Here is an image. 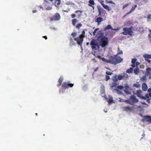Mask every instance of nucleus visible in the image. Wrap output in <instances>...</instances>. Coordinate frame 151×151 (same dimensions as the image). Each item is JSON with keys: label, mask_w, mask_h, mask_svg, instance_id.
Returning <instances> with one entry per match:
<instances>
[{"label": "nucleus", "mask_w": 151, "mask_h": 151, "mask_svg": "<svg viewBox=\"0 0 151 151\" xmlns=\"http://www.w3.org/2000/svg\"><path fill=\"white\" fill-rule=\"evenodd\" d=\"M129 5V4L127 3L125 4H124L122 7L123 9H124V8L127 7V6H128Z\"/></svg>", "instance_id": "obj_52"}, {"label": "nucleus", "mask_w": 151, "mask_h": 151, "mask_svg": "<svg viewBox=\"0 0 151 151\" xmlns=\"http://www.w3.org/2000/svg\"><path fill=\"white\" fill-rule=\"evenodd\" d=\"M124 101L125 102L127 103V104H131L130 99L129 100H124Z\"/></svg>", "instance_id": "obj_46"}, {"label": "nucleus", "mask_w": 151, "mask_h": 151, "mask_svg": "<svg viewBox=\"0 0 151 151\" xmlns=\"http://www.w3.org/2000/svg\"><path fill=\"white\" fill-rule=\"evenodd\" d=\"M95 3L93 0H90L88 1V5L91 6V5H94Z\"/></svg>", "instance_id": "obj_25"}, {"label": "nucleus", "mask_w": 151, "mask_h": 151, "mask_svg": "<svg viewBox=\"0 0 151 151\" xmlns=\"http://www.w3.org/2000/svg\"><path fill=\"white\" fill-rule=\"evenodd\" d=\"M114 90L116 91L118 94H122V92L117 89H114Z\"/></svg>", "instance_id": "obj_36"}, {"label": "nucleus", "mask_w": 151, "mask_h": 151, "mask_svg": "<svg viewBox=\"0 0 151 151\" xmlns=\"http://www.w3.org/2000/svg\"><path fill=\"white\" fill-rule=\"evenodd\" d=\"M63 80V77H60L58 79V82L59 84L58 85V86L59 87L62 85V83Z\"/></svg>", "instance_id": "obj_21"}, {"label": "nucleus", "mask_w": 151, "mask_h": 151, "mask_svg": "<svg viewBox=\"0 0 151 151\" xmlns=\"http://www.w3.org/2000/svg\"><path fill=\"white\" fill-rule=\"evenodd\" d=\"M134 73L137 75L139 73V69L137 68H136L134 70Z\"/></svg>", "instance_id": "obj_32"}, {"label": "nucleus", "mask_w": 151, "mask_h": 151, "mask_svg": "<svg viewBox=\"0 0 151 151\" xmlns=\"http://www.w3.org/2000/svg\"><path fill=\"white\" fill-rule=\"evenodd\" d=\"M103 21V18L100 17H98L95 20V22H97L98 23V25H99L101 22Z\"/></svg>", "instance_id": "obj_18"}, {"label": "nucleus", "mask_w": 151, "mask_h": 151, "mask_svg": "<svg viewBox=\"0 0 151 151\" xmlns=\"http://www.w3.org/2000/svg\"><path fill=\"white\" fill-rule=\"evenodd\" d=\"M106 3L107 4L109 3V4H115V3H114L112 1V0H110V1H108V0H106Z\"/></svg>", "instance_id": "obj_39"}, {"label": "nucleus", "mask_w": 151, "mask_h": 151, "mask_svg": "<svg viewBox=\"0 0 151 151\" xmlns=\"http://www.w3.org/2000/svg\"><path fill=\"white\" fill-rule=\"evenodd\" d=\"M117 77V75H115L113 77V78L112 79V80L115 82H117L118 80Z\"/></svg>", "instance_id": "obj_28"}, {"label": "nucleus", "mask_w": 151, "mask_h": 151, "mask_svg": "<svg viewBox=\"0 0 151 151\" xmlns=\"http://www.w3.org/2000/svg\"><path fill=\"white\" fill-rule=\"evenodd\" d=\"M93 5H91V6L92 8L93 9H94V6Z\"/></svg>", "instance_id": "obj_62"}, {"label": "nucleus", "mask_w": 151, "mask_h": 151, "mask_svg": "<svg viewBox=\"0 0 151 151\" xmlns=\"http://www.w3.org/2000/svg\"><path fill=\"white\" fill-rule=\"evenodd\" d=\"M85 32L84 30H83L82 31V34L80 35V36H81L82 37H84L85 36Z\"/></svg>", "instance_id": "obj_40"}, {"label": "nucleus", "mask_w": 151, "mask_h": 151, "mask_svg": "<svg viewBox=\"0 0 151 151\" xmlns=\"http://www.w3.org/2000/svg\"><path fill=\"white\" fill-rule=\"evenodd\" d=\"M136 63L137 65H139V63L138 62H136Z\"/></svg>", "instance_id": "obj_63"}, {"label": "nucleus", "mask_w": 151, "mask_h": 151, "mask_svg": "<svg viewBox=\"0 0 151 151\" xmlns=\"http://www.w3.org/2000/svg\"><path fill=\"white\" fill-rule=\"evenodd\" d=\"M132 28L133 27H131L129 28H124L123 30L124 31L122 33V34L124 35H128L130 36H132V33L133 32L132 30Z\"/></svg>", "instance_id": "obj_4"}, {"label": "nucleus", "mask_w": 151, "mask_h": 151, "mask_svg": "<svg viewBox=\"0 0 151 151\" xmlns=\"http://www.w3.org/2000/svg\"><path fill=\"white\" fill-rule=\"evenodd\" d=\"M148 92H151V88H149L148 89Z\"/></svg>", "instance_id": "obj_57"}, {"label": "nucleus", "mask_w": 151, "mask_h": 151, "mask_svg": "<svg viewBox=\"0 0 151 151\" xmlns=\"http://www.w3.org/2000/svg\"><path fill=\"white\" fill-rule=\"evenodd\" d=\"M73 37L74 38L77 35V33L75 32H73L71 34Z\"/></svg>", "instance_id": "obj_43"}, {"label": "nucleus", "mask_w": 151, "mask_h": 151, "mask_svg": "<svg viewBox=\"0 0 151 151\" xmlns=\"http://www.w3.org/2000/svg\"><path fill=\"white\" fill-rule=\"evenodd\" d=\"M113 99L112 98H111L109 99L108 102L109 103H110L113 102Z\"/></svg>", "instance_id": "obj_49"}, {"label": "nucleus", "mask_w": 151, "mask_h": 151, "mask_svg": "<svg viewBox=\"0 0 151 151\" xmlns=\"http://www.w3.org/2000/svg\"><path fill=\"white\" fill-rule=\"evenodd\" d=\"M146 76H143L141 78L140 80L143 81H144L146 80Z\"/></svg>", "instance_id": "obj_38"}, {"label": "nucleus", "mask_w": 151, "mask_h": 151, "mask_svg": "<svg viewBox=\"0 0 151 151\" xmlns=\"http://www.w3.org/2000/svg\"><path fill=\"white\" fill-rule=\"evenodd\" d=\"M118 80H121L123 78V76L121 75H119L117 77Z\"/></svg>", "instance_id": "obj_41"}, {"label": "nucleus", "mask_w": 151, "mask_h": 151, "mask_svg": "<svg viewBox=\"0 0 151 151\" xmlns=\"http://www.w3.org/2000/svg\"><path fill=\"white\" fill-rule=\"evenodd\" d=\"M106 73L108 75H111L112 74V73L110 71H107L106 72Z\"/></svg>", "instance_id": "obj_50"}, {"label": "nucleus", "mask_w": 151, "mask_h": 151, "mask_svg": "<svg viewBox=\"0 0 151 151\" xmlns=\"http://www.w3.org/2000/svg\"><path fill=\"white\" fill-rule=\"evenodd\" d=\"M137 4L134 5L132 7L130 11L129 12H128L124 16V17H126L127 15L130 14V13H131L132 11H133L137 7Z\"/></svg>", "instance_id": "obj_17"}, {"label": "nucleus", "mask_w": 151, "mask_h": 151, "mask_svg": "<svg viewBox=\"0 0 151 151\" xmlns=\"http://www.w3.org/2000/svg\"><path fill=\"white\" fill-rule=\"evenodd\" d=\"M99 29V28H96L95 29L94 31L93 32V35H96V31L98 30Z\"/></svg>", "instance_id": "obj_48"}, {"label": "nucleus", "mask_w": 151, "mask_h": 151, "mask_svg": "<svg viewBox=\"0 0 151 151\" xmlns=\"http://www.w3.org/2000/svg\"><path fill=\"white\" fill-rule=\"evenodd\" d=\"M99 2H100L103 7L108 11L111 10V9L107 5H105L104 4V1L103 0H98Z\"/></svg>", "instance_id": "obj_9"}, {"label": "nucleus", "mask_w": 151, "mask_h": 151, "mask_svg": "<svg viewBox=\"0 0 151 151\" xmlns=\"http://www.w3.org/2000/svg\"><path fill=\"white\" fill-rule=\"evenodd\" d=\"M147 18L148 20H151V15H148L147 17Z\"/></svg>", "instance_id": "obj_51"}, {"label": "nucleus", "mask_w": 151, "mask_h": 151, "mask_svg": "<svg viewBox=\"0 0 151 151\" xmlns=\"http://www.w3.org/2000/svg\"><path fill=\"white\" fill-rule=\"evenodd\" d=\"M99 69V67H97L94 70V72H96V71H97L98 69Z\"/></svg>", "instance_id": "obj_55"}, {"label": "nucleus", "mask_w": 151, "mask_h": 151, "mask_svg": "<svg viewBox=\"0 0 151 151\" xmlns=\"http://www.w3.org/2000/svg\"><path fill=\"white\" fill-rule=\"evenodd\" d=\"M91 47L93 50L95 51L99 49L100 46L94 39H92L90 42Z\"/></svg>", "instance_id": "obj_3"}, {"label": "nucleus", "mask_w": 151, "mask_h": 151, "mask_svg": "<svg viewBox=\"0 0 151 151\" xmlns=\"http://www.w3.org/2000/svg\"><path fill=\"white\" fill-rule=\"evenodd\" d=\"M147 60L148 63H150L151 62V61L149 59H147V60Z\"/></svg>", "instance_id": "obj_58"}, {"label": "nucleus", "mask_w": 151, "mask_h": 151, "mask_svg": "<svg viewBox=\"0 0 151 151\" xmlns=\"http://www.w3.org/2000/svg\"><path fill=\"white\" fill-rule=\"evenodd\" d=\"M98 9L99 11L98 16H101V14H104L105 12V10L100 6L98 7Z\"/></svg>", "instance_id": "obj_15"}, {"label": "nucleus", "mask_w": 151, "mask_h": 151, "mask_svg": "<svg viewBox=\"0 0 151 151\" xmlns=\"http://www.w3.org/2000/svg\"><path fill=\"white\" fill-rule=\"evenodd\" d=\"M82 26V25L81 23H79L77 24L76 25V28L78 29H79Z\"/></svg>", "instance_id": "obj_35"}, {"label": "nucleus", "mask_w": 151, "mask_h": 151, "mask_svg": "<svg viewBox=\"0 0 151 151\" xmlns=\"http://www.w3.org/2000/svg\"><path fill=\"white\" fill-rule=\"evenodd\" d=\"M125 89L124 91L126 94L127 95L129 94H131V93L129 91L130 89V87L128 85H125L124 86Z\"/></svg>", "instance_id": "obj_12"}, {"label": "nucleus", "mask_w": 151, "mask_h": 151, "mask_svg": "<svg viewBox=\"0 0 151 151\" xmlns=\"http://www.w3.org/2000/svg\"><path fill=\"white\" fill-rule=\"evenodd\" d=\"M145 99H144L145 100L146 99H148L149 98V96L148 94V93H146L145 94Z\"/></svg>", "instance_id": "obj_45"}, {"label": "nucleus", "mask_w": 151, "mask_h": 151, "mask_svg": "<svg viewBox=\"0 0 151 151\" xmlns=\"http://www.w3.org/2000/svg\"><path fill=\"white\" fill-rule=\"evenodd\" d=\"M148 95H149V96H150V97H151V93H149Z\"/></svg>", "instance_id": "obj_64"}, {"label": "nucleus", "mask_w": 151, "mask_h": 151, "mask_svg": "<svg viewBox=\"0 0 151 151\" xmlns=\"http://www.w3.org/2000/svg\"><path fill=\"white\" fill-rule=\"evenodd\" d=\"M52 8L51 7H48L46 8V9L47 10H50L52 9Z\"/></svg>", "instance_id": "obj_54"}, {"label": "nucleus", "mask_w": 151, "mask_h": 151, "mask_svg": "<svg viewBox=\"0 0 151 151\" xmlns=\"http://www.w3.org/2000/svg\"><path fill=\"white\" fill-rule=\"evenodd\" d=\"M78 22V20L76 19H73L72 20V23L73 26H75L76 23Z\"/></svg>", "instance_id": "obj_27"}, {"label": "nucleus", "mask_w": 151, "mask_h": 151, "mask_svg": "<svg viewBox=\"0 0 151 151\" xmlns=\"http://www.w3.org/2000/svg\"><path fill=\"white\" fill-rule=\"evenodd\" d=\"M135 108L134 106H125L123 108V109L126 111L130 112L134 110Z\"/></svg>", "instance_id": "obj_10"}, {"label": "nucleus", "mask_w": 151, "mask_h": 151, "mask_svg": "<svg viewBox=\"0 0 151 151\" xmlns=\"http://www.w3.org/2000/svg\"><path fill=\"white\" fill-rule=\"evenodd\" d=\"M148 30L150 33L148 34V37L149 40L151 41V29H149Z\"/></svg>", "instance_id": "obj_34"}, {"label": "nucleus", "mask_w": 151, "mask_h": 151, "mask_svg": "<svg viewBox=\"0 0 151 151\" xmlns=\"http://www.w3.org/2000/svg\"><path fill=\"white\" fill-rule=\"evenodd\" d=\"M70 45H75V43L71 37H70Z\"/></svg>", "instance_id": "obj_29"}, {"label": "nucleus", "mask_w": 151, "mask_h": 151, "mask_svg": "<svg viewBox=\"0 0 151 151\" xmlns=\"http://www.w3.org/2000/svg\"><path fill=\"white\" fill-rule=\"evenodd\" d=\"M133 86L136 88H139L140 87V84L138 82H137L136 83L133 84Z\"/></svg>", "instance_id": "obj_26"}, {"label": "nucleus", "mask_w": 151, "mask_h": 151, "mask_svg": "<svg viewBox=\"0 0 151 151\" xmlns=\"http://www.w3.org/2000/svg\"><path fill=\"white\" fill-rule=\"evenodd\" d=\"M117 88L119 89L122 90L124 88V87L123 86H119L117 87Z\"/></svg>", "instance_id": "obj_42"}, {"label": "nucleus", "mask_w": 151, "mask_h": 151, "mask_svg": "<svg viewBox=\"0 0 151 151\" xmlns=\"http://www.w3.org/2000/svg\"><path fill=\"white\" fill-rule=\"evenodd\" d=\"M145 76H149V78H151V68H148L146 69Z\"/></svg>", "instance_id": "obj_13"}, {"label": "nucleus", "mask_w": 151, "mask_h": 151, "mask_svg": "<svg viewBox=\"0 0 151 151\" xmlns=\"http://www.w3.org/2000/svg\"><path fill=\"white\" fill-rule=\"evenodd\" d=\"M133 70V69L131 67L129 69H128L126 71V72L128 73H131Z\"/></svg>", "instance_id": "obj_31"}, {"label": "nucleus", "mask_w": 151, "mask_h": 151, "mask_svg": "<svg viewBox=\"0 0 151 151\" xmlns=\"http://www.w3.org/2000/svg\"><path fill=\"white\" fill-rule=\"evenodd\" d=\"M137 61V59L135 58H133L132 60V64L131 65V66L133 67H134L135 66V63Z\"/></svg>", "instance_id": "obj_23"}, {"label": "nucleus", "mask_w": 151, "mask_h": 151, "mask_svg": "<svg viewBox=\"0 0 151 151\" xmlns=\"http://www.w3.org/2000/svg\"><path fill=\"white\" fill-rule=\"evenodd\" d=\"M73 86V84L70 83L69 82H65L63 83L62 87L65 89H66L70 87H72Z\"/></svg>", "instance_id": "obj_6"}, {"label": "nucleus", "mask_w": 151, "mask_h": 151, "mask_svg": "<svg viewBox=\"0 0 151 151\" xmlns=\"http://www.w3.org/2000/svg\"><path fill=\"white\" fill-rule=\"evenodd\" d=\"M71 17L72 18H75L76 17V15L74 14H72L71 15Z\"/></svg>", "instance_id": "obj_53"}, {"label": "nucleus", "mask_w": 151, "mask_h": 151, "mask_svg": "<svg viewBox=\"0 0 151 151\" xmlns=\"http://www.w3.org/2000/svg\"><path fill=\"white\" fill-rule=\"evenodd\" d=\"M142 89L143 91H146L147 89V86L146 84L143 83L142 85Z\"/></svg>", "instance_id": "obj_20"}, {"label": "nucleus", "mask_w": 151, "mask_h": 151, "mask_svg": "<svg viewBox=\"0 0 151 151\" xmlns=\"http://www.w3.org/2000/svg\"><path fill=\"white\" fill-rule=\"evenodd\" d=\"M142 104L143 105H147V104L145 102L142 103Z\"/></svg>", "instance_id": "obj_61"}, {"label": "nucleus", "mask_w": 151, "mask_h": 151, "mask_svg": "<svg viewBox=\"0 0 151 151\" xmlns=\"http://www.w3.org/2000/svg\"><path fill=\"white\" fill-rule=\"evenodd\" d=\"M150 99H147V101L149 103V104H150Z\"/></svg>", "instance_id": "obj_56"}, {"label": "nucleus", "mask_w": 151, "mask_h": 151, "mask_svg": "<svg viewBox=\"0 0 151 151\" xmlns=\"http://www.w3.org/2000/svg\"><path fill=\"white\" fill-rule=\"evenodd\" d=\"M101 59L103 61L105 62L112 64H116L115 55L110 56L108 60L104 58H102Z\"/></svg>", "instance_id": "obj_2"}, {"label": "nucleus", "mask_w": 151, "mask_h": 151, "mask_svg": "<svg viewBox=\"0 0 151 151\" xmlns=\"http://www.w3.org/2000/svg\"><path fill=\"white\" fill-rule=\"evenodd\" d=\"M105 78V80L106 81H108L110 79L109 76L107 75H106Z\"/></svg>", "instance_id": "obj_47"}, {"label": "nucleus", "mask_w": 151, "mask_h": 151, "mask_svg": "<svg viewBox=\"0 0 151 151\" xmlns=\"http://www.w3.org/2000/svg\"><path fill=\"white\" fill-rule=\"evenodd\" d=\"M117 84L116 82H113L110 85L111 88L116 87Z\"/></svg>", "instance_id": "obj_30"}, {"label": "nucleus", "mask_w": 151, "mask_h": 151, "mask_svg": "<svg viewBox=\"0 0 151 151\" xmlns=\"http://www.w3.org/2000/svg\"><path fill=\"white\" fill-rule=\"evenodd\" d=\"M37 12V10H33L32 11V12L33 13H35V12Z\"/></svg>", "instance_id": "obj_60"}, {"label": "nucleus", "mask_w": 151, "mask_h": 151, "mask_svg": "<svg viewBox=\"0 0 151 151\" xmlns=\"http://www.w3.org/2000/svg\"><path fill=\"white\" fill-rule=\"evenodd\" d=\"M83 37L81 36L80 35L79 36L77 37L76 38H74V40L77 41L78 44L79 45L81 46L83 40Z\"/></svg>", "instance_id": "obj_8"}, {"label": "nucleus", "mask_w": 151, "mask_h": 151, "mask_svg": "<svg viewBox=\"0 0 151 151\" xmlns=\"http://www.w3.org/2000/svg\"><path fill=\"white\" fill-rule=\"evenodd\" d=\"M122 76H123V78H128V76L127 74L126 73H124L123 74Z\"/></svg>", "instance_id": "obj_44"}, {"label": "nucleus", "mask_w": 151, "mask_h": 151, "mask_svg": "<svg viewBox=\"0 0 151 151\" xmlns=\"http://www.w3.org/2000/svg\"><path fill=\"white\" fill-rule=\"evenodd\" d=\"M142 91L141 90H137L136 91V94L137 96L140 97L142 99H145V97L142 96Z\"/></svg>", "instance_id": "obj_11"}, {"label": "nucleus", "mask_w": 151, "mask_h": 151, "mask_svg": "<svg viewBox=\"0 0 151 151\" xmlns=\"http://www.w3.org/2000/svg\"><path fill=\"white\" fill-rule=\"evenodd\" d=\"M129 99L131 105H133L134 103H137L139 101L136 98V97L133 95L130 96Z\"/></svg>", "instance_id": "obj_5"}, {"label": "nucleus", "mask_w": 151, "mask_h": 151, "mask_svg": "<svg viewBox=\"0 0 151 151\" xmlns=\"http://www.w3.org/2000/svg\"><path fill=\"white\" fill-rule=\"evenodd\" d=\"M118 52L117 54V55H119L120 54H123V52L122 50H120L119 48V47H118Z\"/></svg>", "instance_id": "obj_37"}, {"label": "nucleus", "mask_w": 151, "mask_h": 151, "mask_svg": "<svg viewBox=\"0 0 151 151\" xmlns=\"http://www.w3.org/2000/svg\"><path fill=\"white\" fill-rule=\"evenodd\" d=\"M78 12H80V13H81L80 14H79L78 15V17H79L82 15L81 14V13H82L83 11L82 10H76V11L75 12V13H78Z\"/></svg>", "instance_id": "obj_33"}, {"label": "nucleus", "mask_w": 151, "mask_h": 151, "mask_svg": "<svg viewBox=\"0 0 151 151\" xmlns=\"http://www.w3.org/2000/svg\"><path fill=\"white\" fill-rule=\"evenodd\" d=\"M60 16L59 14L58 13H56L50 18V20L51 21H58L60 19Z\"/></svg>", "instance_id": "obj_7"}, {"label": "nucleus", "mask_w": 151, "mask_h": 151, "mask_svg": "<svg viewBox=\"0 0 151 151\" xmlns=\"http://www.w3.org/2000/svg\"><path fill=\"white\" fill-rule=\"evenodd\" d=\"M144 120L146 122L151 123V116H144Z\"/></svg>", "instance_id": "obj_16"}, {"label": "nucleus", "mask_w": 151, "mask_h": 151, "mask_svg": "<svg viewBox=\"0 0 151 151\" xmlns=\"http://www.w3.org/2000/svg\"><path fill=\"white\" fill-rule=\"evenodd\" d=\"M143 57L145 60H147V59H151V55L145 54L143 55Z\"/></svg>", "instance_id": "obj_24"}, {"label": "nucleus", "mask_w": 151, "mask_h": 151, "mask_svg": "<svg viewBox=\"0 0 151 151\" xmlns=\"http://www.w3.org/2000/svg\"><path fill=\"white\" fill-rule=\"evenodd\" d=\"M115 55L116 64L121 63L122 60L123 59L120 56H118V55Z\"/></svg>", "instance_id": "obj_14"}, {"label": "nucleus", "mask_w": 151, "mask_h": 151, "mask_svg": "<svg viewBox=\"0 0 151 151\" xmlns=\"http://www.w3.org/2000/svg\"><path fill=\"white\" fill-rule=\"evenodd\" d=\"M55 5L56 7H58L60 5L61 3L60 0H55Z\"/></svg>", "instance_id": "obj_22"}, {"label": "nucleus", "mask_w": 151, "mask_h": 151, "mask_svg": "<svg viewBox=\"0 0 151 151\" xmlns=\"http://www.w3.org/2000/svg\"><path fill=\"white\" fill-rule=\"evenodd\" d=\"M43 37L46 40L47 39V36H43Z\"/></svg>", "instance_id": "obj_59"}, {"label": "nucleus", "mask_w": 151, "mask_h": 151, "mask_svg": "<svg viewBox=\"0 0 151 151\" xmlns=\"http://www.w3.org/2000/svg\"><path fill=\"white\" fill-rule=\"evenodd\" d=\"M111 29L114 30H117L119 29H113L112 27L110 25H108L104 28L105 30H108L109 29Z\"/></svg>", "instance_id": "obj_19"}, {"label": "nucleus", "mask_w": 151, "mask_h": 151, "mask_svg": "<svg viewBox=\"0 0 151 151\" xmlns=\"http://www.w3.org/2000/svg\"><path fill=\"white\" fill-rule=\"evenodd\" d=\"M109 40L107 37L103 36L99 40V44L102 48L108 45Z\"/></svg>", "instance_id": "obj_1"}]
</instances>
